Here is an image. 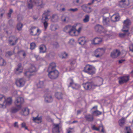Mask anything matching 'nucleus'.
Masks as SVG:
<instances>
[{"label": "nucleus", "mask_w": 133, "mask_h": 133, "mask_svg": "<svg viewBox=\"0 0 133 133\" xmlns=\"http://www.w3.org/2000/svg\"><path fill=\"white\" fill-rule=\"evenodd\" d=\"M129 49L130 51L133 52V44H131L129 45Z\"/></svg>", "instance_id": "nucleus-50"}, {"label": "nucleus", "mask_w": 133, "mask_h": 133, "mask_svg": "<svg viewBox=\"0 0 133 133\" xmlns=\"http://www.w3.org/2000/svg\"><path fill=\"white\" fill-rule=\"evenodd\" d=\"M36 27H34L31 28L30 30H31L30 33L32 35L36 36V30H35Z\"/></svg>", "instance_id": "nucleus-31"}, {"label": "nucleus", "mask_w": 133, "mask_h": 133, "mask_svg": "<svg viewBox=\"0 0 133 133\" xmlns=\"http://www.w3.org/2000/svg\"><path fill=\"white\" fill-rule=\"evenodd\" d=\"M102 112L98 110L92 111V114L93 115L98 116V115H101Z\"/></svg>", "instance_id": "nucleus-33"}, {"label": "nucleus", "mask_w": 133, "mask_h": 133, "mask_svg": "<svg viewBox=\"0 0 133 133\" xmlns=\"http://www.w3.org/2000/svg\"><path fill=\"white\" fill-rule=\"evenodd\" d=\"M66 17L64 15H62L61 17L62 20L63 22H65L66 21Z\"/></svg>", "instance_id": "nucleus-54"}, {"label": "nucleus", "mask_w": 133, "mask_h": 133, "mask_svg": "<svg viewBox=\"0 0 133 133\" xmlns=\"http://www.w3.org/2000/svg\"><path fill=\"white\" fill-rule=\"evenodd\" d=\"M120 18L119 14L117 13L113 14L111 17V18L112 21L115 22L118 21Z\"/></svg>", "instance_id": "nucleus-18"}, {"label": "nucleus", "mask_w": 133, "mask_h": 133, "mask_svg": "<svg viewBox=\"0 0 133 133\" xmlns=\"http://www.w3.org/2000/svg\"><path fill=\"white\" fill-rule=\"evenodd\" d=\"M18 39L14 36H11L10 37L9 42L10 45L13 46L16 44Z\"/></svg>", "instance_id": "nucleus-15"}, {"label": "nucleus", "mask_w": 133, "mask_h": 133, "mask_svg": "<svg viewBox=\"0 0 133 133\" xmlns=\"http://www.w3.org/2000/svg\"><path fill=\"white\" fill-rule=\"evenodd\" d=\"M36 47V44L35 43L32 42L30 44V49L33 50Z\"/></svg>", "instance_id": "nucleus-42"}, {"label": "nucleus", "mask_w": 133, "mask_h": 133, "mask_svg": "<svg viewBox=\"0 0 133 133\" xmlns=\"http://www.w3.org/2000/svg\"><path fill=\"white\" fill-rule=\"evenodd\" d=\"M28 7L29 8H32L33 7V5L31 3L28 4Z\"/></svg>", "instance_id": "nucleus-59"}, {"label": "nucleus", "mask_w": 133, "mask_h": 133, "mask_svg": "<svg viewBox=\"0 0 133 133\" xmlns=\"http://www.w3.org/2000/svg\"><path fill=\"white\" fill-rule=\"evenodd\" d=\"M33 2L35 3L37 6H39L40 8H43L44 5L43 3L42 0H33Z\"/></svg>", "instance_id": "nucleus-20"}, {"label": "nucleus", "mask_w": 133, "mask_h": 133, "mask_svg": "<svg viewBox=\"0 0 133 133\" xmlns=\"http://www.w3.org/2000/svg\"><path fill=\"white\" fill-rule=\"evenodd\" d=\"M82 7L83 8H87L86 5H83L82 6Z\"/></svg>", "instance_id": "nucleus-63"}, {"label": "nucleus", "mask_w": 133, "mask_h": 133, "mask_svg": "<svg viewBox=\"0 0 133 133\" xmlns=\"http://www.w3.org/2000/svg\"><path fill=\"white\" fill-rule=\"evenodd\" d=\"M84 118L88 122H92L94 119V117L93 115L89 114L85 115Z\"/></svg>", "instance_id": "nucleus-22"}, {"label": "nucleus", "mask_w": 133, "mask_h": 133, "mask_svg": "<svg viewBox=\"0 0 133 133\" xmlns=\"http://www.w3.org/2000/svg\"><path fill=\"white\" fill-rule=\"evenodd\" d=\"M21 127L22 128H25V129L27 130L28 128L26 126V124L25 122L22 123L21 124Z\"/></svg>", "instance_id": "nucleus-45"}, {"label": "nucleus", "mask_w": 133, "mask_h": 133, "mask_svg": "<svg viewBox=\"0 0 133 133\" xmlns=\"http://www.w3.org/2000/svg\"><path fill=\"white\" fill-rule=\"evenodd\" d=\"M79 25L76 24L73 26L68 25L66 26L64 28V30L65 31L68 32L69 34L71 36H77L76 31V28Z\"/></svg>", "instance_id": "nucleus-3"}, {"label": "nucleus", "mask_w": 133, "mask_h": 133, "mask_svg": "<svg viewBox=\"0 0 133 133\" xmlns=\"http://www.w3.org/2000/svg\"><path fill=\"white\" fill-rule=\"evenodd\" d=\"M39 49L40 52L42 53L45 52L46 49V46L44 45H41L40 46Z\"/></svg>", "instance_id": "nucleus-28"}, {"label": "nucleus", "mask_w": 133, "mask_h": 133, "mask_svg": "<svg viewBox=\"0 0 133 133\" xmlns=\"http://www.w3.org/2000/svg\"><path fill=\"white\" fill-rule=\"evenodd\" d=\"M6 62L4 59L0 57V65L3 66L5 65Z\"/></svg>", "instance_id": "nucleus-34"}, {"label": "nucleus", "mask_w": 133, "mask_h": 133, "mask_svg": "<svg viewBox=\"0 0 133 133\" xmlns=\"http://www.w3.org/2000/svg\"><path fill=\"white\" fill-rule=\"evenodd\" d=\"M23 27V24L21 23H18L17 26V28L18 30L20 31L21 30Z\"/></svg>", "instance_id": "nucleus-38"}, {"label": "nucleus", "mask_w": 133, "mask_h": 133, "mask_svg": "<svg viewBox=\"0 0 133 133\" xmlns=\"http://www.w3.org/2000/svg\"><path fill=\"white\" fill-rule=\"evenodd\" d=\"M12 100L11 97H8L6 98H5V107H4V108H6L7 105H11L12 103Z\"/></svg>", "instance_id": "nucleus-23"}, {"label": "nucleus", "mask_w": 133, "mask_h": 133, "mask_svg": "<svg viewBox=\"0 0 133 133\" xmlns=\"http://www.w3.org/2000/svg\"><path fill=\"white\" fill-rule=\"evenodd\" d=\"M83 71L89 75H92L95 73L96 69L92 65L87 64L84 67Z\"/></svg>", "instance_id": "nucleus-5"}, {"label": "nucleus", "mask_w": 133, "mask_h": 133, "mask_svg": "<svg viewBox=\"0 0 133 133\" xmlns=\"http://www.w3.org/2000/svg\"><path fill=\"white\" fill-rule=\"evenodd\" d=\"M120 53L119 50H115L111 52V56L113 58H116L119 55Z\"/></svg>", "instance_id": "nucleus-17"}, {"label": "nucleus", "mask_w": 133, "mask_h": 133, "mask_svg": "<svg viewBox=\"0 0 133 133\" xmlns=\"http://www.w3.org/2000/svg\"><path fill=\"white\" fill-rule=\"evenodd\" d=\"M53 45L54 46V47L55 48H57L59 47V45L57 42H55L53 43Z\"/></svg>", "instance_id": "nucleus-46"}, {"label": "nucleus", "mask_w": 133, "mask_h": 133, "mask_svg": "<svg viewBox=\"0 0 133 133\" xmlns=\"http://www.w3.org/2000/svg\"><path fill=\"white\" fill-rule=\"evenodd\" d=\"M97 106H94L92 108V109H94L95 108L96 109H97Z\"/></svg>", "instance_id": "nucleus-64"}, {"label": "nucleus", "mask_w": 133, "mask_h": 133, "mask_svg": "<svg viewBox=\"0 0 133 133\" xmlns=\"http://www.w3.org/2000/svg\"><path fill=\"white\" fill-rule=\"evenodd\" d=\"M50 11L48 10L47 11H45L42 15V21L43 23L45 30L47 28L48 26L47 22L48 21L49 18H50Z\"/></svg>", "instance_id": "nucleus-4"}, {"label": "nucleus", "mask_w": 133, "mask_h": 133, "mask_svg": "<svg viewBox=\"0 0 133 133\" xmlns=\"http://www.w3.org/2000/svg\"><path fill=\"white\" fill-rule=\"evenodd\" d=\"M78 10V9H69L68 10L69 11L75 12Z\"/></svg>", "instance_id": "nucleus-58"}, {"label": "nucleus", "mask_w": 133, "mask_h": 133, "mask_svg": "<svg viewBox=\"0 0 133 133\" xmlns=\"http://www.w3.org/2000/svg\"><path fill=\"white\" fill-rule=\"evenodd\" d=\"M59 18L58 16L56 14L53 15L51 17V20L52 21L55 22L57 21Z\"/></svg>", "instance_id": "nucleus-30"}, {"label": "nucleus", "mask_w": 133, "mask_h": 133, "mask_svg": "<svg viewBox=\"0 0 133 133\" xmlns=\"http://www.w3.org/2000/svg\"><path fill=\"white\" fill-rule=\"evenodd\" d=\"M92 128L93 130H95L98 131H99L100 129H101V132L103 133L105 132L104 127L102 124H100L99 125L98 128L96 127L95 125H93L92 126Z\"/></svg>", "instance_id": "nucleus-16"}, {"label": "nucleus", "mask_w": 133, "mask_h": 133, "mask_svg": "<svg viewBox=\"0 0 133 133\" xmlns=\"http://www.w3.org/2000/svg\"><path fill=\"white\" fill-rule=\"evenodd\" d=\"M126 130L127 131V133H131V130L129 127H126Z\"/></svg>", "instance_id": "nucleus-51"}, {"label": "nucleus", "mask_w": 133, "mask_h": 133, "mask_svg": "<svg viewBox=\"0 0 133 133\" xmlns=\"http://www.w3.org/2000/svg\"><path fill=\"white\" fill-rule=\"evenodd\" d=\"M68 56V55L65 52H63L62 53V58H66Z\"/></svg>", "instance_id": "nucleus-40"}, {"label": "nucleus", "mask_w": 133, "mask_h": 133, "mask_svg": "<svg viewBox=\"0 0 133 133\" xmlns=\"http://www.w3.org/2000/svg\"><path fill=\"white\" fill-rule=\"evenodd\" d=\"M28 71L25 72L24 74V75L30 77L32 74L31 72H34L36 71V69L35 66L33 65H31L30 67L28 69Z\"/></svg>", "instance_id": "nucleus-8"}, {"label": "nucleus", "mask_w": 133, "mask_h": 133, "mask_svg": "<svg viewBox=\"0 0 133 133\" xmlns=\"http://www.w3.org/2000/svg\"><path fill=\"white\" fill-rule=\"evenodd\" d=\"M86 42V41L85 39V37H81L78 39L79 43L82 45H84Z\"/></svg>", "instance_id": "nucleus-25"}, {"label": "nucleus", "mask_w": 133, "mask_h": 133, "mask_svg": "<svg viewBox=\"0 0 133 133\" xmlns=\"http://www.w3.org/2000/svg\"><path fill=\"white\" fill-rule=\"evenodd\" d=\"M129 76H123L119 77V83L121 85L122 84L124 83H127L129 80Z\"/></svg>", "instance_id": "nucleus-12"}, {"label": "nucleus", "mask_w": 133, "mask_h": 133, "mask_svg": "<svg viewBox=\"0 0 133 133\" xmlns=\"http://www.w3.org/2000/svg\"><path fill=\"white\" fill-rule=\"evenodd\" d=\"M57 8H64V5L61 4H59L57 5Z\"/></svg>", "instance_id": "nucleus-47"}, {"label": "nucleus", "mask_w": 133, "mask_h": 133, "mask_svg": "<svg viewBox=\"0 0 133 133\" xmlns=\"http://www.w3.org/2000/svg\"><path fill=\"white\" fill-rule=\"evenodd\" d=\"M54 127L52 129L53 133H59V124H53Z\"/></svg>", "instance_id": "nucleus-21"}, {"label": "nucleus", "mask_w": 133, "mask_h": 133, "mask_svg": "<svg viewBox=\"0 0 133 133\" xmlns=\"http://www.w3.org/2000/svg\"><path fill=\"white\" fill-rule=\"evenodd\" d=\"M63 94L61 92H57L55 94V97L58 99H62Z\"/></svg>", "instance_id": "nucleus-29"}, {"label": "nucleus", "mask_w": 133, "mask_h": 133, "mask_svg": "<svg viewBox=\"0 0 133 133\" xmlns=\"http://www.w3.org/2000/svg\"><path fill=\"white\" fill-rule=\"evenodd\" d=\"M123 23V26L122 30V31L124 32H128L129 29V25L131 24L130 21L127 19L124 21Z\"/></svg>", "instance_id": "nucleus-9"}, {"label": "nucleus", "mask_w": 133, "mask_h": 133, "mask_svg": "<svg viewBox=\"0 0 133 133\" xmlns=\"http://www.w3.org/2000/svg\"><path fill=\"white\" fill-rule=\"evenodd\" d=\"M14 126L15 127H18V122H15L14 124Z\"/></svg>", "instance_id": "nucleus-61"}, {"label": "nucleus", "mask_w": 133, "mask_h": 133, "mask_svg": "<svg viewBox=\"0 0 133 133\" xmlns=\"http://www.w3.org/2000/svg\"><path fill=\"white\" fill-rule=\"evenodd\" d=\"M44 84L43 81H39L38 83L37 84V85L38 88H40L42 87Z\"/></svg>", "instance_id": "nucleus-36"}, {"label": "nucleus", "mask_w": 133, "mask_h": 133, "mask_svg": "<svg viewBox=\"0 0 133 133\" xmlns=\"http://www.w3.org/2000/svg\"><path fill=\"white\" fill-rule=\"evenodd\" d=\"M125 35L126 34L124 33L119 34V36L121 38H123L125 37Z\"/></svg>", "instance_id": "nucleus-55"}, {"label": "nucleus", "mask_w": 133, "mask_h": 133, "mask_svg": "<svg viewBox=\"0 0 133 133\" xmlns=\"http://www.w3.org/2000/svg\"><path fill=\"white\" fill-rule=\"evenodd\" d=\"M50 28L51 30L53 31H54L57 29L56 26L55 25H51L50 26Z\"/></svg>", "instance_id": "nucleus-43"}, {"label": "nucleus", "mask_w": 133, "mask_h": 133, "mask_svg": "<svg viewBox=\"0 0 133 133\" xmlns=\"http://www.w3.org/2000/svg\"><path fill=\"white\" fill-rule=\"evenodd\" d=\"M6 54L9 56H11L13 54V53L11 51H9L8 52L6 53Z\"/></svg>", "instance_id": "nucleus-56"}, {"label": "nucleus", "mask_w": 133, "mask_h": 133, "mask_svg": "<svg viewBox=\"0 0 133 133\" xmlns=\"http://www.w3.org/2000/svg\"><path fill=\"white\" fill-rule=\"evenodd\" d=\"M83 10L86 13H89L92 11V9H83Z\"/></svg>", "instance_id": "nucleus-44"}, {"label": "nucleus", "mask_w": 133, "mask_h": 133, "mask_svg": "<svg viewBox=\"0 0 133 133\" xmlns=\"http://www.w3.org/2000/svg\"><path fill=\"white\" fill-rule=\"evenodd\" d=\"M70 62V64L71 66H73L76 63V60L75 59H71L68 62Z\"/></svg>", "instance_id": "nucleus-41"}, {"label": "nucleus", "mask_w": 133, "mask_h": 133, "mask_svg": "<svg viewBox=\"0 0 133 133\" xmlns=\"http://www.w3.org/2000/svg\"><path fill=\"white\" fill-rule=\"evenodd\" d=\"M89 16L88 15H86L85 16L84 18L83 19V21L84 23H87L89 21Z\"/></svg>", "instance_id": "nucleus-37"}, {"label": "nucleus", "mask_w": 133, "mask_h": 133, "mask_svg": "<svg viewBox=\"0 0 133 133\" xmlns=\"http://www.w3.org/2000/svg\"><path fill=\"white\" fill-rule=\"evenodd\" d=\"M45 101L47 103H50L53 101V98L50 94V92L48 91V89H46L44 91Z\"/></svg>", "instance_id": "nucleus-7"}, {"label": "nucleus", "mask_w": 133, "mask_h": 133, "mask_svg": "<svg viewBox=\"0 0 133 133\" xmlns=\"http://www.w3.org/2000/svg\"><path fill=\"white\" fill-rule=\"evenodd\" d=\"M23 68L21 63L18 64L17 67L14 69L15 73L17 75H19L23 72Z\"/></svg>", "instance_id": "nucleus-14"}, {"label": "nucleus", "mask_w": 133, "mask_h": 133, "mask_svg": "<svg viewBox=\"0 0 133 133\" xmlns=\"http://www.w3.org/2000/svg\"><path fill=\"white\" fill-rule=\"evenodd\" d=\"M124 61V60H121L119 61V63H123Z\"/></svg>", "instance_id": "nucleus-62"}, {"label": "nucleus", "mask_w": 133, "mask_h": 133, "mask_svg": "<svg viewBox=\"0 0 133 133\" xmlns=\"http://www.w3.org/2000/svg\"><path fill=\"white\" fill-rule=\"evenodd\" d=\"M82 28V26L80 25L79 26V28L78 30H77L76 29V31L77 32L78 35L80 33Z\"/></svg>", "instance_id": "nucleus-39"}, {"label": "nucleus", "mask_w": 133, "mask_h": 133, "mask_svg": "<svg viewBox=\"0 0 133 133\" xmlns=\"http://www.w3.org/2000/svg\"><path fill=\"white\" fill-rule=\"evenodd\" d=\"M125 122V118L124 117H122L118 121L119 125L121 127H122L124 125Z\"/></svg>", "instance_id": "nucleus-32"}, {"label": "nucleus", "mask_w": 133, "mask_h": 133, "mask_svg": "<svg viewBox=\"0 0 133 133\" xmlns=\"http://www.w3.org/2000/svg\"><path fill=\"white\" fill-rule=\"evenodd\" d=\"M102 40L100 38L96 37L91 41L92 43L95 45L100 44L102 42Z\"/></svg>", "instance_id": "nucleus-19"}, {"label": "nucleus", "mask_w": 133, "mask_h": 133, "mask_svg": "<svg viewBox=\"0 0 133 133\" xmlns=\"http://www.w3.org/2000/svg\"><path fill=\"white\" fill-rule=\"evenodd\" d=\"M25 83V81L24 79L21 78L16 79L15 83L17 87H21L24 85Z\"/></svg>", "instance_id": "nucleus-10"}, {"label": "nucleus", "mask_w": 133, "mask_h": 133, "mask_svg": "<svg viewBox=\"0 0 133 133\" xmlns=\"http://www.w3.org/2000/svg\"><path fill=\"white\" fill-rule=\"evenodd\" d=\"M125 2V0H121L119 2V5H125V4L124 3Z\"/></svg>", "instance_id": "nucleus-49"}, {"label": "nucleus", "mask_w": 133, "mask_h": 133, "mask_svg": "<svg viewBox=\"0 0 133 133\" xmlns=\"http://www.w3.org/2000/svg\"><path fill=\"white\" fill-rule=\"evenodd\" d=\"M5 97L3 95L0 94V103H1L2 102L1 100L4 99V98Z\"/></svg>", "instance_id": "nucleus-53"}, {"label": "nucleus", "mask_w": 133, "mask_h": 133, "mask_svg": "<svg viewBox=\"0 0 133 133\" xmlns=\"http://www.w3.org/2000/svg\"><path fill=\"white\" fill-rule=\"evenodd\" d=\"M1 101H2L1 103H0V108H4V107H5V97L4 99H1Z\"/></svg>", "instance_id": "nucleus-35"}, {"label": "nucleus", "mask_w": 133, "mask_h": 133, "mask_svg": "<svg viewBox=\"0 0 133 133\" xmlns=\"http://www.w3.org/2000/svg\"><path fill=\"white\" fill-rule=\"evenodd\" d=\"M104 51L102 48H98L95 51L94 55L97 58H99L101 57L103 55Z\"/></svg>", "instance_id": "nucleus-11"}, {"label": "nucleus", "mask_w": 133, "mask_h": 133, "mask_svg": "<svg viewBox=\"0 0 133 133\" xmlns=\"http://www.w3.org/2000/svg\"><path fill=\"white\" fill-rule=\"evenodd\" d=\"M95 29L96 31L100 32L104 29V28L101 25H97L95 26Z\"/></svg>", "instance_id": "nucleus-26"}, {"label": "nucleus", "mask_w": 133, "mask_h": 133, "mask_svg": "<svg viewBox=\"0 0 133 133\" xmlns=\"http://www.w3.org/2000/svg\"><path fill=\"white\" fill-rule=\"evenodd\" d=\"M29 113V110L28 108H24L22 109L21 112L22 115L25 116H27Z\"/></svg>", "instance_id": "nucleus-24"}, {"label": "nucleus", "mask_w": 133, "mask_h": 133, "mask_svg": "<svg viewBox=\"0 0 133 133\" xmlns=\"http://www.w3.org/2000/svg\"><path fill=\"white\" fill-rule=\"evenodd\" d=\"M82 111V110H78L77 111V115H78L79 114H80L81 113V112Z\"/></svg>", "instance_id": "nucleus-60"}, {"label": "nucleus", "mask_w": 133, "mask_h": 133, "mask_svg": "<svg viewBox=\"0 0 133 133\" xmlns=\"http://www.w3.org/2000/svg\"><path fill=\"white\" fill-rule=\"evenodd\" d=\"M80 0H73V3L74 4H76L79 3Z\"/></svg>", "instance_id": "nucleus-57"}, {"label": "nucleus", "mask_w": 133, "mask_h": 133, "mask_svg": "<svg viewBox=\"0 0 133 133\" xmlns=\"http://www.w3.org/2000/svg\"><path fill=\"white\" fill-rule=\"evenodd\" d=\"M56 67V63L54 62L51 63L47 71L48 76L50 79H55L59 76V73L55 69Z\"/></svg>", "instance_id": "nucleus-1"}, {"label": "nucleus", "mask_w": 133, "mask_h": 133, "mask_svg": "<svg viewBox=\"0 0 133 133\" xmlns=\"http://www.w3.org/2000/svg\"><path fill=\"white\" fill-rule=\"evenodd\" d=\"M24 99L21 97H18L15 102V104L17 107H13L11 108L10 112L11 113H15L17 112L21 108V104L24 102Z\"/></svg>", "instance_id": "nucleus-2"}, {"label": "nucleus", "mask_w": 133, "mask_h": 133, "mask_svg": "<svg viewBox=\"0 0 133 133\" xmlns=\"http://www.w3.org/2000/svg\"><path fill=\"white\" fill-rule=\"evenodd\" d=\"M13 11L11 9H10L9 12L8 14V16L9 18L11 17V14L13 12Z\"/></svg>", "instance_id": "nucleus-48"}, {"label": "nucleus", "mask_w": 133, "mask_h": 133, "mask_svg": "<svg viewBox=\"0 0 133 133\" xmlns=\"http://www.w3.org/2000/svg\"><path fill=\"white\" fill-rule=\"evenodd\" d=\"M68 82L69 84V85L68 86V87H71L73 89H76L78 87V84L74 83V81L72 78H69L68 80Z\"/></svg>", "instance_id": "nucleus-13"}, {"label": "nucleus", "mask_w": 133, "mask_h": 133, "mask_svg": "<svg viewBox=\"0 0 133 133\" xmlns=\"http://www.w3.org/2000/svg\"><path fill=\"white\" fill-rule=\"evenodd\" d=\"M41 32V31L39 29L36 30V35H39Z\"/></svg>", "instance_id": "nucleus-52"}, {"label": "nucleus", "mask_w": 133, "mask_h": 133, "mask_svg": "<svg viewBox=\"0 0 133 133\" xmlns=\"http://www.w3.org/2000/svg\"><path fill=\"white\" fill-rule=\"evenodd\" d=\"M33 120L34 122L38 123H40L42 122L41 117H38V116L36 117H34Z\"/></svg>", "instance_id": "nucleus-27"}, {"label": "nucleus", "mask_w": 133, "mask_h": 133, "mask_svg": "<svg viewBox=\"0 0 133 133\" xmlns=\"http://www.w3.org/2000/svg\"><path fill=\"white\" fill-rule=\"evenodd\" d=\"M101 84H95L92 82H88L83 84L82 85L83 87L85 90H93L97 87H99L100 86Z\"/></svg>", "instance_id": "nucleus-6"}]
</instances>
